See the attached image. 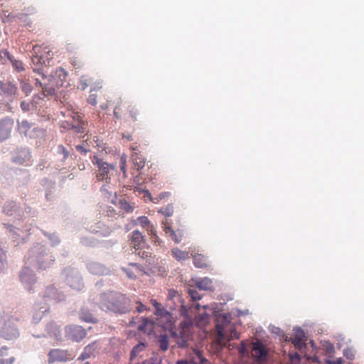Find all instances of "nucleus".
Wrapping results in <instances>:
<instances>
[{
    "label": "nucleus",
    "mask_w": 364,
    "mask_h": 364,
    "mask_svg": "<svg viewBox=\"0 0 364 364\" xmlns=\"http://www.w3.org/2000/svg\"><path fill=\"white\" fill-rule=\"evenodd\" d=\"M75 117L78 118V117H79V115L75 114V117H73V119H75Z\"/></svg>",
    "instance_id": "nucleus-60"
},
{
    "label": "nucleus",
    "mask_w": 364,
    "mask_h": 364,
    "mask_svg": "<svg viewBox=\"0 0 364 364\" xmlns=\"http://www.w3.org/2000/svg\"><path fill=\"white\" fill-rule=\"evenodd\" d=\"M176 364H190L186 360H180L176 362Z\"/></svg>",
    "instance_id": "nucleus-50"
},
{
    "label": "nucleus",
    "mask_w": 364,
    "mask_h": 364,
    "mask_svg": "<svg viewBox=\"0 0 364 364\" xmlns=\"http://www.w3.org/2000/svg\"><path fill=\"white\" fill-rule=\"evenodd\" d=\"M159 212L166 217H170L173 213V205L172 204H169L166 207L161 208Z\"/></svg>",
    "instance_id": "nucleus-31"
},
{
    "label": "nucleus",
    "mask_w": 364,
    "mask_h": 364,
    "mask_svg": "<svg viewBox=\"0 0 364 364\" xmlns=\"http://www.w3.org/2000/svg\"><path fill=\"white\" fill-rule=\"evenodd\" d=\"M76 149L83 154H85L87 152V150L84 148L83 146L81 145H77Z\"/></svg>",
    "instance_id": "nucleus-49"
},
{
    "label": "nucleus",
    "mask_w": 364,
    "mask_h": 364,
    "mask_svg": "<svg viewBox=\"0 0 364 364\" xmlns=\"http://www.w3.org/2000/svg\"><path fill=\"white\" fill-rule=\"evenodd\" d=\"M14 127V121L11 119H4L0 121V141L9 137Z\"/></svg>",
    "instance_id": "nucleus-12"
},
{
    "label": "nucleus",
    "mask_w": 364,
    "mask_h": 364,
    "mask_svg": "<svg viewBox=\"0 0 364 364\" xmlns=\"http://www.w3.org/2000/svg\"><path fill=\"white\" fill-rule=\"evenodd\" d=\"M1 58H7L9 61L12 60L13 57L11 55L9 52L6 50H1L0 52Z\"/></svg>",
    "instance_id": "nucleus-41"
},
{
    "label": "nucleus",
    "mask_w": 364,
    "mask_h": 364,
    "mask_svg": "<svg viewBox=\"0 0 364 364\" xmlns=\"http://www.w3.org/2000/svg\"><path fill=\"white\" fill-rule=\"evenodd\" d=\"M145 344L144 343H139L136 346H135L133 349L131 351L130 353V358L132 360L134 359L135 357H136L141 352L144 351L145 349Z\"/></svg>",
    "instance_id": "nucleus-27"
},
{
    "label": "nucleus",
    "mask_w": 364,
    "mask_h": 364,
    "mask_svg": "<svg viewBox=\"0 0 364 364\" xmlns=\"http://www.w3.org/2000/svg\"><path fill=\"white\" fill-rule=\"evenodd\" d=\"M41 47H38V46H35L33 47V53H34L35 55H33L31 60L33 65V71L38 73V74H41L43 79L46 80L44 77V74L43 73V66L48 65L46 60H45L44 55L41 53Z\"/></svg>",
    "instance_id": "nucleus-6"
},
{
    "label": "nucleus",
    "mask_w": 364,
    "mask_h": 364,
    "mask_svg": "<svg viewBox=\"0 0 364 364\" xmlns=\"http://www.w3.org/2000/svg\"><path fill=\"white\" fill-rule=\"evenodd\" d=\"M36 85H39V87L42 88V95L43 97H46L47 95H53L55 94V88L53 87V85L43 84L41 81H40L38 79H36Z\"/></svg>",
    "instance_id": "nucleus-20"
},
{
    "label": "nucleus",
    "mask_w": 364,
    "mask_h": 364,
    "mask_svg": "<svg viewBox=\"0 0 364 364\" xmlns=\"http://www.w3.org/2000/svg\"><path fill=\"white\" fill-rule=\"evenodd\" d=\"M129 265V268H123L129 278L135 279L137 276L143 274V270L137 264L131 263Z\"/></svg>",
    "instance_id": "nucleus-16"
},
{
    "label": "nucleus",
    "mask_w": 364,
    "mask_h": 364,
    "mask_svg": "<svg viewBox=\"0 0 364 364\" xmlns=\"http://www.w3.org/2000/svg\"><path fill=\"white\" fill-rule=\"evenodd\" d=\"M95 350V348L94 343L87 346L78 359L84 360L85 359L89 358L94 353Z\"/></svg>",
    "instance_id": "nucleus-23"
},
{
    "label": "nucleus",
    "mask_w": 364,
    "mask_h": 364,
    "mask_svg": "<svg viewBox=\"0 0 364 364\" xmlns=\"http://www.w3.org/2000/svg\"><path fill=\"white\" fill-rule=\"evenodd\" d=\"M80 318L82 321H84L85 322L94 323L96 321L95 318L92 316V315L90 313L87 312L83 309H82L80 313Z\"/></svg>",
    "instance_id": "nucleus-30"
},
{
    "label": "nucleus",
    "mask_w": 364,
    "mask_h": 364,
    "mask_svg": "<svg viewBox=\"0 0 364 364\" xmlns=\"http://www.w3.org/2000/svg\"><path fill=\"white\" fill-rule=\"evenodd\" d=\"M137 223L141 225L142 228H146V230L149 232L150 235H156V231L151 225L149 220L146 216H140L136 220Z\"/></svg>",
    "instance_id": "nucleus-19"
},
{
    "label": "nucleus",
    "mask_w": 364,
    "mask_h": 364,
    "mask_svg": "<svg viewBox=\"0 0 364 364\" xmlns=\"http://www.w3.org/2000/svg\"><path fill=\"white\" fill-rule=\"evenodd\" d=\"M131 299L132 302V309L134 308V306L136 305L135 309L138 312H142L146 309V306L144 304H142L140 301L136 300L135 297L132 296Z\"/></svg>",
    "instance_id": "nucleus-32"
},
{
    "label": "nucleus",
    "mask_w": 364,
    "mask_h": 364,
    "mask_svg": "<svg viewBox=\"0 0 364 364\" xmlns=\"http://www.w3.org/2000/svg\"><path fill=\"white\" fill-rule=\"evenodd\" d=\"M196 287L202 290H210L213 287L212 280L208 277H204L196 283Z\"/></svg>",
    "instance_id": "nucleus-21"
},
{
    "label": "nucleus",
    "mask_w": 364,
    "mask_h": 364,
    "mask_svg": "<svg viewBox=\"0 0 364 364\" xmlns=\"http://www.w3.org/2000/svg\"><path fill=\"white\" fill-rule=\"evenodd\" d=\"M173 318L169 312H166L159 317L156 318V326H161L164 331H171L173 326Z\"/></svg>",
    "instance_id": "nucleus-10"
},
{
    "label": "nucleus",
    "mask_w": 364,
    "mask_h": 364,
    "mask_svg": "<svg viewBox=\"0 0 364 364\" xmlns=\"http://www.w3.org/2000/svg\"><path fill=\"white\" fill-rule=\"evenodd\" d=\"M328 364H343V360L340 358L335 360L329 361Z\"/></svg>",
    "instance_id": "nucleus-48"
},
{
    "label": "nucleus",
    "mask_w": 364,
    "mask_h": 364,
    "mask_svg": "<svg viewBox=\"0 0 364 364\" xmlns=\"http://www.w3.org/2000/svg\"><path fill=\"white\" fill-rule=\"evenodd\" d=\"M101 107L102 109H107V105H102Z\"/></svg>",
    "instance_id": "nucleus-58"
},
{
    "label": "nucleus",
    "mask_w": 364,
    "mask_h": 364,
    "mask_svg": "<svg viewBox=\"0 0 364 364\" xmlns=\"http://www.w3.org/2000/svg\"><path fill=\"white\" fill-rule=\"evenodd\" d=\"M132 149L134 151V154L132 155V160L135 168L139 171L144 168L145 160L140 153L136 152V151H138L136 147L132 146Z\"/></svg>",
    "instance_id": "nucleus-14"
},
{
    "label": "nucleus",
    "mask_w": 364,
    "mask_h": 364,
    "mask_svg": "<svg viewBox=\"0 0 364 364\" xmlns=\"http://www.w3.org/2000/svg\"><path fill=\"white\" fill-rule=\"evenodd\" d=\"M119 205L120 208L127 213L132 212L133 210L132 206L125 200H120Z\"/></svg>",
    "instance_id": "nucleus-37"
},
{
    "label": "nucleus",
    "mask_w": 364,
    "mask_h": 364,
    "mask_svg": "<svg viewBox=\"0 0 364 364\" xmlns=\"http://www.w3.org/2000/svg\"><path fill=\"white\" fill-rule=\"evenodd\" d=\"M345 355L346 356L347 358L351 359V360L353 359V357H354L351 353H348L347 352H345Z\"/></svg>",
    "instance_id": "nucleus-51"
},
{
    "label": "nucleus",
    "mask_w": 364,
    "mask_h": 364,
    "mask_svg": "<svg viewBox=\"0 0 364 364\" xmlns=\"http://www.w3.org/2000/svg\"><path fill=\"white\" fill-rule=\"evenodd\" d=\"M9 349L6 346L0 348V364H14L16 358L13 355H9Z\"/></svg>",
    "instance_id": "nucleus-17"
},
{
    "label": "nucleus",
    "mask_w": 364,
    "mask_h": 364,
    "mask_svg": "<svg viewBox=\"0 0 364 364\" xmlns=\"http://www.w3.org/2000/svg\"><path fill=\"white\" fill-rule=\"evenodd\" d=\"M126 110L129 112V117L133 122L138 121L141 119V114L139 109L132 104L127 102H123L119 100L114 109V115L117 119L122 117L124 111Z\"/></svg>",
    "instance_id": "nucleus-4"
},
{
    "label": "nucleus",
    "mask_w": 364,
    "mask_h": 364,
    "mask_svg": "<svg viewBox=\"0 0 364 364\" xmlns=\"http://www.w3.org/2000/svg\"><path fill=\"white\" fill-rule=\"evenodd\" d=\"M1 88L3 90H5L9 95L15 94L16 87L14 85L11 83H4L2 84Z\"/></svg>",
    "instance_id": "nucleus-33"
},
{
    "label": "nucleus",
    "mask_w": 364,
    "mask_h": 364,
    "mask_svg": "<svg viewBox=\"0 0 364 364\" xmlns=\"http://www.w3.org/2000/svg\"><path fill=\"white\" fill-rule=\"evenodd\" d=\"M10 62L16 71L21 72L24 70L23 63L21 61L13 58Z\"/></svg>",
    "instance_id": "nucleus-36"
},
{
    "label": "nucleus",
    "mask_w": 364,
    "mask_h": 364,
    "mask_svg": "<svg viewBox=\"0 0 364 364\" xmlns=\"http://www.w3.org/2000/svg\"><path fill=\"white\" fill-rule=\"evenodd\" d=\"M72 64L76 67L77 68H80L82 65V62L76 58L73 59L72 61Z\"/></svg>",
    "instance_id": "nucleus-46"
},
{
    "label": "nucleus",
    "mask_w": 364,
    "mask_h": 364,
    "mask_svg": "<svg viewBox=\"0 0 364 364\" xmlns=\"http://www.w3.org/2000/svg\"><path fill=\"white\" fill-rule=\"evenodd\" d=\"M58 152L59 154H61L63 155V159H66L68 156H69V151H68V149L63 145H59L58 146Z\"/></svg>",
    "instance_id": "nucleus-38"
},
{
    "label": "nucleus",
    "mask_w": 364,
    "mask_h": 364,
    "mask_svg": "<svg viewBox=\"0 0 364 364\" xmlns=\"http://www.w3.org/2000/svg\"><path fill=\"white\" fill-rule=\"evenodd\" d=\"M230 317L228 314L220 315L217 319V339L221 345H225L227 341L232 339L239 338V333L235 326L230 323Z\"/></svg>",
    "instance_id": "nucleus-2"
},
{
    "label": "nucleus",
    "mask_w": 364,
    "mask_h": 364,
    "mask_svg": "<svg viewBox=\"0 0 364 364\" xmlns=\"http://www.w3.org/2000/svg\"><path fill=\"white\" fill-rule=\"evenodd\" d=\"M144 196L148 197L150 199L151 198V193L148 191H145V196Z\"/></svg>",
    "instance_id": "nucleus-53"
},
{
    "label": "nucleus",
    "mask_w": 364,
    "mask_h": 364,
    "mask_svg": "<svg viewBox=\"0 0 364 364\" xmlns=\"http://www.w3.org/2000/svg\"><path fill=\"white\" fill-rule=\"evenodd\" d=\"M193 353L194 355L192 358V362L193 364H203L206 361L205 358L203 355L202 351L198 349H194Z\"/></svg>",
    "instance_id": "nucleus-25"
},
{
    "label": "nucleus",
    "mask_w": 364,
    "mask_h": 364,
    "mask_svg": "<svg viewBox=\"0 0 364 364\" xmlns=\"http://www.w3.org/2000/svg\"><path fill=\"white\" fill-rule=\"evenodd\" d=\"M87 335L85 329L80 326H69L65 328V337L73 341L78 342Z\"/></svg>",
    "instance_id": "nucleus-8"
},
{
    "label": "nucleus",
    "mask_w": 364,
    "mask_h": 364,
    "mask_svg": "<svg viewBox=\"0 0 364 364\" xmlns=\"http://www.w3.org/2000/svg\"><path fill=\"white\" fill-rule=\"evenodd\" d=\"M41 53H43L45 56V60H46L48 65H50V61L53 59V53L49 49L48 46H41Z\"/></svg>",
    "instance_id": "nucleus-28"
},
{
    "label": "nucleus",
    "mask_w": 364,
    "mask_h": 364,
    "mask_svg": "<svg viewBox=\"0 0 364 364\" xmlns=\"http://www.w3.org/2000/svg\"><path fill=\"white\" fill-rule=\"evenodd\" d=\"M101 308L115 313L126 314L132 310V299L118 292H109L101 296Z\"/></svg>",
    "instance_id": "nucleus-1"
},
{
    "label": "nucleus",
    "mask_w": 364,
    "mask_h": 364,
    "mask_svg": "<svg viewBox=\"0 0 364 364\" xmlns=\"http://www.w3.org/2000/svg\"><path fill=\"white\" fill-rule=\"evenodd\" d=\"M159 348L162 351H166L169 347L168 337L167 335H160L158 338Z\"/></svg>",
    "instance_id": "nucleus-24"
},
{
    "label": "nucleus",
    "mask_w": 364,
    "mask_h": 364,
    "mask_svg": "<svg viewBox=\"0 0 364 364\" xmlns=\"http://www.w3.org/2000/svg\"><path fill=\"white\" fill-rule=\"evenodd\" d=\"M92 232H100V230H92Z\"/></svg>",
    "instance_id": "nucleus-59"
},
{
    "label": "nucleus",
    "mask_w": 364,
    "mask_h": 364,
    "mask_svg": "<svg viewBox=\"0 0 364 364\" xmlns=\"http://www.w3.org/2000/svg\"><path fill=\"white\" fill-rule=\"evenodd\" d=\"M126 161H127L126 157L122 156L120 158L119 166H120L121 171L124 173H125V172H126Z\"/></svg>",
    "instance_id": "nucleus-42"
},
{
    "label": "nucleus",
    "mask_w": 364,
    "mask_h": 364,
    "mask_svg": "<svg viewBox=\"0 0 364 364\" xmlns=\"http://www.w3.org/2000/svg\"><path fill=\"white\" fill-rule=\"evenodd\" d=\"M166 232H171L172 235H174V232L172 230L171 227H166L165 229Z\"/></svg>",
    "instance_id": "nucleus-52"
},
{
    "label": "nucleus",
    "mask_w": 364,
    "mask_h": 364,
    "mask_svg": "<svg viewBox=\"0 0 364 364\" xmlns=\"http://www.w3.org/2000/svg\"><path fill=\"white\" fill-rule=\"evenodd\" d=\"M252 355L256 361L264 362L267 357V350L265 346L259 341L252 344Z\"/></svg>",
    "instance_id": "nucleus-9"
},
{
    "label": "nucleus",
    "mask_w": 364,
    "mask_h": 364,
    "mask_svg": "<svg viewBox=\"0 0 364 364\" xmlns=\"http://www.w3.org/2000/svg\"><path fill=\"white\" fill-rule=\"evenodd\" d=\"M31 128V125L26 120H23L21 122H18V129L21 132H23L26 134L28 129Z\"/></svg>",
    "instance_id": "nucleus-34"
},
{
    "label": "nucleus",
    "mask_w": 364,
    "mask_h": 364,
    "mask_svg": "<svg viewBox=\"0 0 364 364\" xmlns=\"http://www.w3.org/2000/svg\"><path fill=\"white\" fill-rule=\"evenodd\" d=\"M84 126H85L84 123H82V122H80V123L77 122V124L72 125L73 128L75 129L76 132L78 133L84 132V129H85Z\"/></svg>",
    "instance_id": "nucleus-40"
},
{
    "label": "nucleus",
    "mask_w": 364,
    "mask_h": 364,
    "mask_svg": "<svg viewBox=\"0 0 364 364\" xmlns=\"http://www.w3.org/2000/svg\"><path fill=\"white\" fill-rule=\"evenodd\" d=\"M46 296L52 298L53 299H60V295L57 293L55 287L50 286L46 289Z\"/></svg>",
    "instance_id": "nucleus-29"
},
{
    "label": "nucleus",
    "mask_w": 364,
    "mask_h": 364,
    "mask_svg": "<svg viewBox=\"0 0 364 364\" xmlns=\"http://www.w3.org/2000/svg\"><path fill=\"white\" fill-rule=\"evenodd\" d=\"M70 355L66 350L53 349L48 353V362H64L70 359Z\"/></svg>",
    "instance_id": "nucleus-11"
},
{
    "label": "nucleus",
    "mask_w": 364,
    "mask_h": 364,
    "mask_svg": "<svg viewBox=\"0 0 364 364\" xmlns=\"http://www.w3.org/2000/svg\"><path fill=\"white\" fill-rule=\"evenodd\" d=\"M123 137H126V136L124 134ZM127 138L128 140H132L131 136H127Z\"/></svg>",
    "instance_id": "nucleus-57"
},
{
    "label": "nucleus",
    "mask_w": 364,
    "mask_h": 364,
    "mask_svg": "<svg viewBox=\"0 0 364 364\" xmlns=\"http://www.w3.org/2000/svg\"><path fill=\"white\" fill-rule=\"evenodd\" d=\"M92 162L97 167V178L100 181H105L108 183L114 170V166L104 161L97 156H94Z\"/></svg>",
    "instance_id": "nucleus-5"
},
{
    "label": "nucleus",
    "mask_w": 364,
    "mask_h": 364,
    "mask_svg": "<svg viewBox=\"0 0 364 364\" xmlns=\"http://www.w3.org/2000/svg\"><path fill=\"white\" fill-rule=\"evenodd\" d=\"M110 232H111V230H107L106 232H105V233H104V232H102V234L103 235H109V234L110 233Z\"/></svg>",
    "instance_id": "nucleus-55"
},
{
    "label": "nucleus",
    "mask_w": 364,
    "mask_h": 364,
    "mask_svg": "<svg viewBox=\"0 0 364 364\" xmlns=\"http://www.w3.org/2000/svg\"><path fill=\"white\" fill-rule=\"evenodd\" d=\"M241 344H242V347H241V349L240 350V351L241 353H243V350H244V348H245L244 343H243V342H242V343H241Z\"/></svg>",
    "instance_id": "nucleus-54"
},
{
    "label": "nucleus",
    "mask_w": 364,
    "mask_h": 364,
    "mask_svg": "<svg viewBox=\"0 0 364 364\" xmlns=\"http://www.w3.org/2000/svg\"><path fill=\"white\" fill-rule=\"evenodd\" d=\"M227 334H230V331H227Z\"/></svg>",
    "instance_id": "nucleus-61"
},
{
    "label": "nucleus",
    "mask_w": 364,
    "mask_h": 364,
    "mask_svg": "<svg viewBox=\"0 0 364 364\" xmlns=\"http://www.w3.org/2000/svg\"><path fill=\"white\" fill-rule=\"evenodd\" d=\"M151 304L155 308L154 314L157 316V317H159L162 314H164L166 312H167V311L164 308L163 305L161 303L158 302L156 300L151 299Z\"/></svg>",
    "instance_id": "nucleus-26"
},
{
    "label": "nucleus",
    "mask_w": 364,
    "mask_h": 364,
    "mask_svg": "<svg viewBox=\"0 0 364 364\" xmlns=\"http://www.w3.org/2000/svg\"><path fill=\"white\" fill-rule=\"evenodd\" d=\"M144 244V240L142 234L138 230H134L132 233L131 245L136 251L139 250Z\"/></svg>",
    "instance_id": "nucleus-15"
},
{
    "label": "nucleus",
    "mask_w": 364,
    "mask_h": 364,
    "mask_svg": "<svg viewBox=\"0 0 364 364\" xmlns=\"http://www.w3.org/2000/svg\"><path fill=\"white\" fill-rule=\"evenodd\" d=\"M178 295V291L174 289H169L168 292V299H173Z\"/></svg>",
    "instance_id": "nucleus-44"
},
{
    "label": "nucleus",
    "mask_w": 364,
    "mask_h": 364,
    "mask_svg": "<svg viewBox=\"0 0 364 364\" xmlns=\"http://www.w3.org/2000/svg\"><path fill=\"white\" fill-rule=\"evenodd\" d=\"M165 196L161 195L160 198H162V197H164Z\"/></svg>",
    "instance_id": "nucleus-62"
},
{
    "label": "nucleus",
    "mask_w": 364,
    "mask_h": 364,
    "mask_svg": "<svg viewBox=\"0 0 364 364\" xmlns=\"http://www.w3.org/2000/svg\"><path fill=\"white\" fill-rule=\"evenodd\" d=\"M172 255L178 261H183L188 258V252L182 251L178 247L173 248L171 250Z\"/></svg>",
    "instance_id": "nucleus-22"
},
{
    "label": "nucleus",
    "mask_w": 364,
    "mask_h": 364,
    "mask_svg": "<svg viewBox=\"0 0 364 364\" xmlns=\"http://www.w3.org/2000/svg\"><path fill=\"white\" fill-rule=\"evenodd\" d=\"M188 294L193 301L200 300L201 296L196 289L189 288L188 289Z\"/></svg>",
    "instance_id": "nucleus-35"
},
{
    "label": "nucleus",
    "mask_w": 364,
    "mask_h": 364,
    "mask_svg": "<svg viewBox=\"0 0 364 364\" xmlns=\"http://www.w3.org/2000/svg\"><path fill=\"white\" fill-rule=\"evenodd\" d=\"M87 102L92 105H95L97 104V95L93 93V90H91L90 95L87 98Z\"/></svg>",
    "instance_id": "nucleus-39"
},
{
    "label": "nucleus",
    "mask_w": 364,
    "mask_h": 364,
    "mask_svg": "<svg viewBox=\"0 0 364 364\" xmlns=\"http://www.w3.org/2000/svg\"><path fill=\"white\" fill-rule=\"evenodd\" d=\"M284 341L286 342L291 341L296 349L301 350L306 347V337L301 328H294L293 337L286 336Z\"/></svg>",
    "instance_id": "nucleus-7"
},
{
    "label": "nucleus",
    "mask_w": 364,
    "mask_h": 364,
    "mask_svg": "<svg viewBox=\"0 0 364 364\" xmlns=\"http://www.w3.org/2000/svg\"><path fill=\"white\" fill-rule=\"evenodd\" d=\"M80 81L81 83L83 84L82 89H85V87H87L91 82L90 79H85V77H82Z\"/></svg>",
    "instance_id": "nucleus-45"
},
{
    "label": "nucleus",
    "mask_w": 364,
    "mask_h": 364,
    "mask_svg": "<svg viewBox=\"0 0 364 364\" xmlns=\"http://www.w3.org/2000/svg\"><path fill=\"white\" fill-rule=\"evenodd\" d=\"M18 321V318L8 314L2 316L0 318V336L6 340L18 338L19 332L16 326Z\"/></svg>",
    "instance_id": "nucleus-3"
},
{
    "label": "nucleus",
    "mask_w": 364,
    "mask_h": 364,
    "mask_svg": "<svg viewBox=\"0 0 364 364\" xmlns=\"http://www.w3.org/2000/svg\"><path fill=\"white\" fill-rule=\"evenodd\" d=\"M193 264L196 267L205 268L209 267L208 257L203 254H196L193 256Z\"/></svg>",
    "instance_id": "nucleus-18"
},
{
    "label": "nucleus",
    "mask_w": 364,
    "mask_h": 364,
    "mask_svg": "<svg viewBox=\"0 0 364 364\" xmlns=\"http://www.w3.org/2000/svg\"><path fill=\"white\" fill-rule=\"evenodd\" d=\"M29 104L26 102H22L21 104V107L23 111H28L29 110Z\"/></svg>",
    "instance_id": "nucleus-47"
},
{
    "label": "nucleus",
    "mask_w": 364,
    "mask_h": 364,
    "mask_svg": "<svg viewBox=\"0 0 364 364\" xmlns=\"http://www.w3.org/2000/svg\"><path fill=\"white\" fill-rule=\"evenodd\" d=\"M156 326V321L153 322L148 318H143L141 323L138 326L139 331L151 334L155 333V328Z\"/></svg>",
    "instance_id": "nucleus-13"
},
{
    "label": "nucleus",
    "mask_w": 364,
    "mask_h": 364,
    "mask_svg": "<svg viewBox=\"0 0 364 364\" xmlns=\"http://www.w3.org/2000/svg\"><path fill=\"white\" fill-rule=\"evenodd\" d=\"M21 279L22 282H23L25 280V277H24L23 274L21 275Z\"/></svg>",
    "instance_id": "nucleus-56"
},
{
    "label": "nucleus",
    "mask_w": 364,
    "mask_h": 364,
    "mask_svg": "<svg viewBox=\"0 0 364 364\" xmlns=\"http://www.w3.org/2000/svg\"><path fill=\"white\" fill-rule=\"evenodd\" d=\"M188 338L186 337H181L178 341H177V343L179 347L183 348L188 346Z\"/></svg>",
    "instance_id": "nucleus-43"
}]
</instances>
